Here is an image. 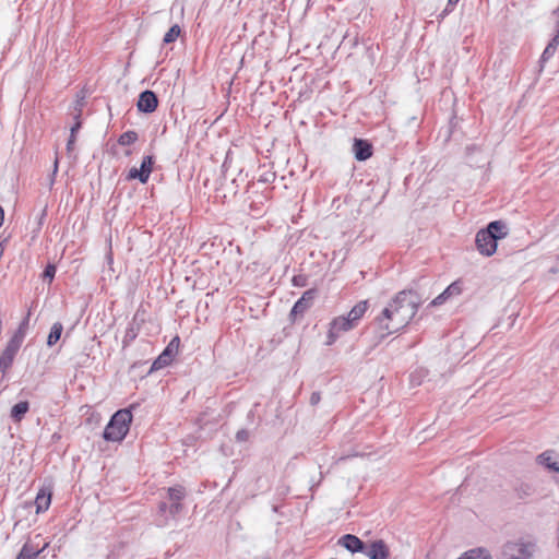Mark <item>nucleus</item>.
<instances>
[{
  "label": "nucleus",
  "instance_id": "obj_33",
  "mask_svg": "<svg viewBox=\"0 0 559 559\" xmlns=\"http://www.w3.org/2000/svg\"><path fill=\"white\" fill-rule=\"evenodd\" d=\"M319 399H320V397H319V395H318V394H316V393H313V394H312V396H311V403H312V404L318 403Z\"/></svg>",
  "mask_w": 559,
  "mask_h": 559
},
{
  "label": "nucleus",
  "instance_id": "obj_16",
  "mask_svg": "<svg viewBox=\"0 0 559 559\" xmlns=\"http://www.w3.org/2000/svg\"><path fill=\"white\" fill-rule=\"evenodd\" d=\"M17 352V349L5 345L0 355V372L5 373L11 368Z\"/></svg>",
  "mask_w": 559,
  "mask_h": 559
},
{
  "label": "nucleus",
  "instance_id": "obj_25",
  "mask_svg": "<svg viewBox=\"0 0 559 559\" xmlns=\"http://www.w3.org/2000/svg\"><path fill=\"white\" fill-rule=\"evenodd\" d=\"M463 292V282L461 280L453 282L444 289L448 297L459 296Z\"/></svg>",
  "mask_w": 559,
  "mask_h": 559
},
{
  "label": "nucleus",
  "instance_id": "obj_10",
  "mask_svg": "<svg viewBox=\"0 0 559 559\" xmlns=\"http://www.w3.org/2000/svg\"><path fill=\"white\" fill-rule=\"evenodd\" d=\"M28 328H29V313H27V316L19 324L17 329L13 332V334L11 335L7 345L20 350V348L24 342V338L26 336V333L28 331Z\"/></svg>",
  "mask_w": 559,
  "mask_h": 559
},
{
  "label": "nucleus",
  "instance_id": "obj_3",
  "mask_svg": "<svg viewBox=\"0 0 559 559\" xmlns=\"http://www.w3.org/2000/svg\"><path fill=\"white\" fill-rule=\"evenodd\" d=\"M534 544L530 542L508 543L503 546V559H531Z\"/></svg>",
  "mask_w": 559,
  "mask_h": 559
},
{
  "label": "nucleus",
  "instance_id": "obj_18",
  "mask_svg": "<svg viewBox=\"0 0 559 559\" xmlns=\"http://www.w3.org/2000/svg\"><path fill=\"white\" fill-rule=\"evenodd\" d=\"M538 462L545 465L547 468L559 472V462L556 460L554 451H545L537 457Z\"/></svg>",
  "mask_w": 559,
  "mask_h": 559
},
{
  "label": "nucleus",
  "instance_id": "obj_6",
  "mask_svg": "<svg viewBox=\"0 0 559 559\" xmlns=\"http://www.w3.org/2000/svg\"><path fill=\"white\" fill-rule=\"evenodd\" d=\"M154 157L152 155L144 156L140 168L132 167L128 175L127 180L138 179L141 183H146L153 171Z\"/></svg>",
  "mask_w": 559,
  "mask_h": 559
},
{
  "label": "nucleus",
  "instance_id": "obj_36",
  "mask_svg": "<svg viewBox=\"0 0 559 559\" xmlns=\"http://www.w3.org/2000/svg\"><path fill=\"white\" fill-rule=\"evenodd\" d=\"M349 456H357V454L355 453V454L348 455V457H349ZM345 459H347V456H341V457H340V460H345Z\"/></svg>",
  "mask_w": 559,
  "mask_h": 559
},
{
  "label": "nucleus",
  "instance_id": "obj_15",
  "mask_svg": "<svg viewBox=\"0 0 559 559\" xmlns=\"http://www.w3.org/2000/svg\"><path fill=\"white\" fill-rule=\"evenodd\" d=\"M369 309V302L368 300H361L357 302L346 314V317L349 319V321L355 325V328L358 325L359 321L362 319V317L366 314V312Z\"/></svg>",
  "mask_w": 559,
  "mask_h": 559
},
{
  "label": "nucleus",
  "instance_id": "obj_21",
  "mask_svg": "<svg viewBox=\"0 0 559 559\" xmlns=\"http://www.w3.org/2000/svg\"><path fill=\"white\" fill-rule=\"evenodd\" d=\"M62 330H63V326L60 322L53 323V325L51 326L50 333L48 335V338H47V344L49 346L55 345L60 340Z\"/></svg>",
  "mask_w": 559,
  "mask_h": 559
},
{
  "label": "nucleus",
  "instance_id": "obj_26",
  "mask_svg": "<svg viewBox=\"0 0 559 559\" xmlns=\"http://www.w3.org/2000/svg\"><path fill=\"white\" fill-rule=\"evenodd\" d=\"M180 347V337L176 335L166 346L164 352L168 354L170 357H176Z\"/></svg>",
  "mask_w": 559,
  "mask_h": 559
},
{
  "label": "nucleus",
  "instance_id": "obj_23",
  "mask_svg": "<svg viewBox=\"0 0 559 559\" xmlns=\"http://www.w3.org/2000/svg\"><path fill=\"white\" fill-rule=\"evenodd\" d=\"M174 360V357H170L168 354H166L164 350L162 354L154 360L152 365V369L157 370L162 369L168 365H170Z\"/></svg>",
  "mask_w": 559,
  "mask_h": 559
},
{
  "label": "nucleus",
  "instance_id": "obj_1",
  "mask_svg": "<svg viewBox=\"0 0 559 559\" xmlns=\"http://www.w3.org/2000/svg\"><path fill=\"white\" fill-rule=\"evenodd\" d=\"M421 305L419 294L414 289L396 293L388 306L374 318L378 335L384 338L407 326Z\"/></svg>",
  "mask_w": 559,
  "mask_h": 559
},
{
  "label": "nucleus",
  "instance_id": "obj_8",
  "mask_svg": "<svg viewBox=\"0 0 559 559\" xmlns=\"http://www.w3.org/2000/svg\"><path fill=\"white\" fill-rule=\"evenodd\" d=\"M364 552L369 559H389L390 549L384 540L377 539L365 547Z\"/></svg>",
  "mask_w": 559,
  "mask_h": 559
},
{
  "label": "nucleus",
  "instance_id": "obj_27",
  "mask_svg": "<svg viewBox=\"0 0 559 559\" xmlns=\"http://www.w3.org/2000/svg\"><path fill=\"white\" fill-rule=\"evenodd\" d=\"M448 295H444V290L438 295L431 302H430V306L435 307V306H440L442 305L447 299H448Z\"/></svg>",
  "mask_w": 559,
  "mask_h": 559
},
{
  "label": "nucleus",
  "instance_id": "obj_7",
  "mask_svg": "<svg viewBox=\"0 0 559 559\" xmlns=\"http://www.w3.org/2000/svg\"><path fill=\"white\" fill-rule=\"evenodd\" d=\"M316 289H308L295 302L289 313L292 321H295L297 317H302L304 313L312 306L316 298Z\"/></svg>",
  "mask_w": 559,
  "mask_h": 559
},
{
  "label": "nucleus",
  "instance_id": "obj_28",
  "mask_svg": "<svg viewBox=\"0 0 559 559\" xmlns=\"http://www.w3.org/2000/svg\"><path fill=\"white\" fill-rule=\"evenodd\" d=\"M306 277L304 275H295L292 280L294 286L302 287L306 285Z\"/></svg>",
  "mask_w": 559,
  "mask_h": 559
},
{
  "label": "nucleus",
  "instance_id": "obj_9",
  "mask_svg": "<svg viewBox=\"0 0 559 559\" xmlns=\"http://www.w3.org/2000/svg\"><path fill=\"white\" fill-rule=\"evenodd\" d=\"M51 499L52 487L50 485L40 487L34 501L36 513L40 514L48 511L51 504Z\"/></svg>",
  "mask_w": 559,
  "mask_h": 559
},
{
  "label": "nucleus",
  "instance_id": "obj_2",
  "mask_svg": "<svg viewBox=\"0 0 559 559\" xmlns=\"http://www.w3.org/2000/svg\"><path fill=\"white\" fill-rule=\"evenodd\" d=\"M133 416L131 409L117 411L106 425L103 438L108 442H121L130 430Z\"/></svg>",
  "mask_w": 559,
  "mask_h": 559
},
{
  "label": "nucleus",
  "instance_id": "obj_17",
  "mask_svg": "<svg viewBox=\"0 0 559 559\" xmlns=\"http://www.w3.org/2000/svg\"><path fill=\"white\" fill-rule=\"evenodd\" d=\"M169 499L173 501L170 511L177 513L181 510L180 501L183 499L186 491L180 485L170 487L168 489Z\"/></svg>",
  "mask_w": 559,
  "mask_h": 559
},
{
  "label": "nucleus",
  "instance_id": "obj_34",
  "mask_svg": "<svg viewBox=\"0 0 559 559\" xmlns=\"http://www.w3.org/2000/svg\"><path fill=\"white\" fill-rule=\"evenodd\" d=\"M80 128V123H76L72 129H71V134L72 136L74 135L75 131H78V129Z\"/></svg>",
  "mask_w": 559,
  "mask_h": 559
},
{
  "label": "nucleus",
  "instance_id": "obj_13",
  "mask_svg": "<svg viewBox=\"0 0 559 559\" xmlns=\"http://www.w3.org/2000/svg\"><path fill=\"white\" fill-rule=\"evenodd\" d=\"M338 544L350 552H362L365 544L356 535L346 534L338 539Z\"/></svg>",
  "mask_w": 559,
  "mask_h": 559
},
{
  "label": "nucleus",
  "instance_id": "obj_29",
  "mask_svg": "<svg viewBox=\"0 0 559 559\" xmlns=\"http://www.w3.org/2000/svg\"><path fill=\"white\" fill-rule=\"evenodd\" d=\"M56 267L55 265L49 264L44 271V277L49 278L50 281L55 277Z\"/></svg>",
  "mask_w": 559,
  "mask_h": 559
},
{
  "label": "nucleus",
  "instance_id": "obj_19",
  "mask_svg": "<svg viewBox=\"0 0 559 559\" xmlns=\"http://www.w3.org/2000/svg\"><path fill=\"white\" fill-rule=\"evenodd\" d=\"M28 409H29V404L27 401L19 402L11 408L12 419L15 423H20L23 419V417L25 416V414L28 412Z\"/></svg>",
  "mask_w": 559,
  "mask_h": 559
},
{
  "label": "nucleus",
  "instance_id": "obj_22",
  "mask_svg": "<svg viewBox=\"0 0 559 559\" xmlns=\"http://www.w3.org/2000/svg\"><path fill=\"white\" fill-rule=\"evenodd\" d=\"M181 35V28L179 25H173L167 33L164 35L163 43L168 45L175 43Z\"/></svg>",
  "mask_w": 559,
  "mask_h": 559
},
{
  "label": "nucleus",
  "instance_id": "obj_14",
  "mask_svg": "<svg viewBox=\"0 0 559 559\" xmlns=\"http://www.w3.org/2000/svg\"><path fill=\"white\" fill-rule=\"evenodd\" d=\"M353 151L358 160H366L372 156V146L366 140L355 139Z\"/></svg>",
  "mask_w": 559,
  "mask_h": 559
},
{
  "label": "nucleus",
  "instance_id": "obj_20",
  "mask_svg": "<svg viewBox=\"0 0 559 559\" xmlns=\"http://www.w3.org/2000/svg\"><path fill=\"white\" fill-rule=\"evenodd\" d=\"M486 230L497 237L498 240L507 236L506 225L500 221L489 223Z\"/></svg>",
  "mask_w": 559,
  "mask_h": 559
},
{
  "label": "nucleus",
  "instance_id": "obj_12",
  "mask_svg": "<svg viewBox=\"0 0 559 559\" xmlns=\"http://www.w3.org/2000/svg\"><path fill=\"white\" fill-rule=\"evenodd\" d=\"M158 106V100L154 92L144 91L140 94L138 108L143 112H153Z\"/></svg>",
  "mask_w": 559,
  "mask_h": 559
},
{
  "label": "nucleus",
  "instance_id": "obj_35",
  "mask_svg": "<svg viewBox=\"0 0 559 559\" xmlns=\"http://www.w3.org/2000/svg\"><path fill=\"white\" fill-rule=\"evenodd\" d=\"M74 139H75V135H71L69 142H68V147H70V145H72V143L74 142Z\"/></svg>",
  "mask_w": 559,
  "mask_h": 559
},
{
  "label": "nucleus",
  "instance_id": "obj_32",
  "mask_svg": "<svg viewBox=\"0 0 559 559\" xmlns=\"http://www.w3.org/2000/svg\"><path fill=\"white\" fill-rule=\"evenodd\" d=\"M3 221H4V211H3L2 206L0 205V227L3 224Z\"/></svg>",
  "mask_w": 559,
  "mask_h": 559
},
{
  "label": "nucleus",
  "instance_id": "obj_30",
  "mask_svg": "<svg viewBox=\"0 0 559 559\" xmlns=\"http://www.w3.org/2000/svg\"><path fill=\"white\" fill-rule=\"evenodd\" d=\"M249 438V432L245 429L242 430H239L237 433H236V439L240 442H243V441H247Z\"/></svg>",
  "mask_w": 559,
  "mask_h": 559
},
{
  "label": "nucleus",
  "instance_id": "obj_37",
  "mask_svg": "<svg viewBox=\"0 0 559 559\" xmlns=\"http://www.w3.org/2000/svg\"><path fill=\"white\" fill-rule=\"evenodd\" d=\"M460 0H449V3L450 4H454V3H457Z\"/></svg>",
  "mask_w": 559,
  "mask_h": 559
},
{
  "label": "nucleus",
  "instance_id": "obj_11",
  "mask_svg": "<svg viewBox=\"0 0 559 559\" xmlns=\"http://www.w3.org/2000/svg\"><path fill=\"white\" fill-rule=\"evenodd\" d=\"M49 546V542H46L40 548L27 540L22 546L15 559H36L43 551Z\"/></svg>",
  "mask_w": 559,
  "mask_h": 559
},
{
  "label": "nucleus",
  "instance_id": "obj_4",
  "mask_svg": "<svg viewBox=\"0 0 559 559\" xmlns=\"http://www.w3.org/2000/svg\"><path fill=\"white\" fill-rule=\"evenodd\" d=\"M353 329H355V325L349 321V319L346 316L335 317L329 323L325 345H333L342 333L348 332Z\"/></svg>",
  "mask_w": 559,
  "mask_h": 559
},
{
  "label": "nucleus",
  "instance_id": "obj_31",
  "mask_svg": "<svg viewBox=\"0 0 559 559\" xmlns=\"http://www.w3.org/2000/svg\"><path fill=\"white\" fill-rule=\"evenodd\" d=\"M554 50H555V49H554V45H552V44H549V45L546 47V49H545V51H544V55L551 53V51H554Z\"/></svg>",
  "mask_w": 559,
  "mask_h": 559
},
{
  "label": "nucleus",
  "instance_id": "obj_24",
  "mask_svg": "<svg viewBox=\"0 0 559 559\" xmlns=\"http://www.w3.org/2000/svg\"><path fill=\"white\" fill-rule=\"evenodd\" d=\"M136 141H138V133L135 131H131V130L123 132L118 139V143L122 146L131 145Z\"/></svg>",
  "mask_w": 559,
  "mask_h": 559
},
{
  "label": "nucleus",
  "instance_id": "obj_5",
  "mask_svg": "<svg viewBox=\"0 0 559 559\" xmlns=\"http://www.w3.org/2000/svg\"><path fill=\"white\" fill-rule=\"evenodd\" d=\"M497 237L492 236L489 231L486 229H480L476 234V247L480 254L485 257H491L496 253L498 243H497Z\"/></svg>",
  "mask_w": 559,
  "mask_h": 559
}]
</instances>
